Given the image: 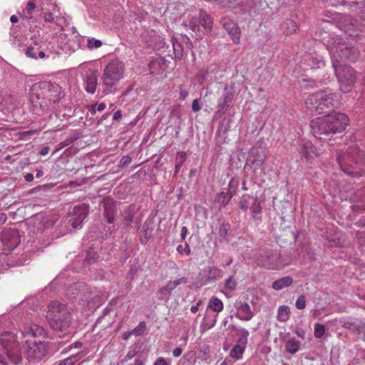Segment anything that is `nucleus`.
<instances>
[{
	"instance_id": "1",
	"label": "nucleus",
	"mask_w": 365,
	"mask_h": 365,
	"mask_svg": "<svg viewBox=\"0 0 365 365\" xmlns=\"http://www.w3.org/2000/svg\"><path fill=\"white\" fill-rule=\"evenodd\" d=\"M21 334L26 357L29 361H41L48 354V343L33 340L31 338L46 337L45 329L37 324L26 325L21 328Z\"/></svg>"
},
{
	"instance_id": "2",
	"label": "nucleus",
	"mask_w": 365,
	"mask_h": 365,
	"mask_svg": "<svg viewBox=\"0 0 365 365\" xmlns=\"http://www.w3.org/2000/svg\"><path fill=\"white\" fill-rule=\"evenodd\" d=\"M64 96L62 88L56 83L41 81L34 84L31 89L30 100L36 110H51Z\"/></svg>"
},
{
	"instance_id": "3",
	"label": "nucleus",
	"mask_w": 365,
	"mask_h": 365,
	"mask_svg": "<svg viewBox=\"0 0 365 365\" xmlns=\"http://www.w3.org/2000/svg\"><path fill=\"white\" fill-rule=\"evenodd\" d=\"M349 118L341 113L334 115L318 117L310 123L314 136L322 140H331L334 135L341 134L348 125Z\"/></svg>"
},
{
	"instance_id": "4",
	"label": "nucleus",
	"mask_w": 365,
	"mask_h": 365,
	"mask_svg": "<svg viewBox=\"0 0 365 365\" xmlns=\"http://www.w3.org/2000/svg\"><path fill=\"white\" fill-rule=\"evenodd\" d=\"M46 319L58 337L71 333L72 314L64 304L58 301L51 302L48 307Z\"/></svg>"
},
{
	"instance_id": "5",
	"label": "nucleus",
	"mask_w": 365,
	"mask_h": 365,
	"mask_svg": "<svg viewBox=\"0 0 365 365\" xmlns=\"http://www.w3.org/2000/svg\"><path fill=\"white\" fill-rule=\"evenodd\" d=\"M340 97L336 93L319 91L309 95L305 101V105L307 109L317 114L327 113L340 106Z\"/></svg>"
},
{
	"instance_id": "6",
	"label": "nucleus",
	"mask_w": 365,
	"mask_h": 365,
	"mask_svg": "<svg viewBox=\"0 0 365 365\" xmlns=\"http://www.w3.org/2000/svg\"><path fill=\"white\" fill-rule=\"evenodd\" d=\"M341 48H334L332 49L333 53V68L334 69L335 75L338 79L340 85V89L344 93H347L351 91L356 83V75L354 69L346 64L339 63L338 58L339 56V51H341ZM346 48V47H344Z\"/></svg>"
},
{
	"instance_id": "7",
	"label": "nucleus",
	"mask_w": 365,
	"mask_h": 365,
	"mask_svg": "<svg viewBox=\"0 0 365 365\" xmlns=\"http://www.w3.org/2000/svg\"><path fill=\"white\" fill-rule=\"evenodd\" d=\"M339 46L346 47V48H341V51H339V56L338 58V62L339 63H342L343 61L346 60H349L351 61H356L359 55V52L358 48L344 40L341 37H335L332 38L328 43V50L331 55V64L333 65V53L332 49L334 48H338Z\"/></svg>"
},
{
	"instance_id": "8",
	"label": "nucleus",
	"mask_w": 365,
	"mask_h": 365,
	"mask_svg": "<svg viewBox=\"0 0 365 365\" xmlns=\"http://www.w3.org/2000/svg\"><path fill=\"white\" fill-rule=\"evenodd\" d=\"M124 63L119 59H113L103 69L102 82L106 87L115 86L124 77Z\"/></svg>"
},
{
	"instance_id": "9",
	"label": "nucleus",
	"mask_w": 365,
	"mask_h": 365,
	"mask_svg": "<svg viewBox=\"0 0 365 365\" xmlns=\"http://www.w3.org/2000/svg\"><path fill=\"white\" fill-rule=\"evenodd\" d=\"M0 344L8 359L14 364L21 360L20 345L16 336L11 332H4L0 336Z\"/></svg>"
},
{
	"instance_id": "10",
	"label": "nucleus",
	"mask_w": 365,
	"mask_h": 365,
	"mask_svg": "<svg viewBox=\"0 0 365 365\" xmlns=\"http://www.w3.org/2000/svg\"><path fill=\"white\" fill-rule=\"evenodd\" d=\"M262 267L268 269H280L289 264L288 259L283 258L281 255L273 250L263 251L257 258Z\"/></svg>"
},
{
	"instance_id": "11",
	"label": "nucleus",
	"mask_w": 365,
	"mask_h": 365,
	"mask_svg": "<svg viewBox=\"0 0 365 365\" xmlns=\"http://www.w3.org/2000/svg\"><path fill=\"white\" fill-rule=\"evenodd\" d=\"M363 153L361 151H357V159H354L349 153H344L339 155L337 160L341 170L349 175L357 174V171L351 169L356 168L357 165H361L364 163Z\"/></svg>"
},
{
	"instance_id": "12",
	"label": "nucleus",
	"mask_w": 365,
	"mask_h": 365,
	"mask_svg": "<svg viewBox=\"0 0 365 365\" xmlns=\"http://www.w3.org/2000/svg\"><path fill=\"white\" fill-rule=\"evenodd\" d=\"M222 271L215 267H205L200 270L195 280L197 286L202 287L222 277Z\"/></svg>"
},
{
	"instance_id": "13",
	"label": "nucleus",
	"mask_w": 365,
	"mask_h": 365,
	"mask_svg": "<svg viewBox=\"0 0 365 365\" xmlns=\"http://www.w3.org/2000/svg\"><path fill=\"white\" fill-rule=\"evenodd\" d=\"M337 26L351 37H356L359 35V28L356 24V21L349 16H341L337 21Z\"/></svg>"
},
{
	"instance_id": "14",
	"label": "nucleus",
	"mask_w": 365,
	"mask_h": 365,
	"mask_svg": "<svg viewBox=\"0 0 365 365\" xmlns=\"http://www.w3.org/2000/svg\"><path fill=\"white\" fill-rule=\"evenodd\" d=\"M339 323L343 327L352 330L358 335L361 334H365V324L360 320L349 317H344L339 319Z\"/></svg>"
},
{
	"instance_id": "15",
	"label": "nucleus",
	"mask_w": 365,
	"mask_h": 365,
	"mask_svg": "<svg viewBox=\"0 0 365 365\" xmlns=\"http://www.w3.org/2000/svg\"><path fill=\"white\" fill-rule=\"evenodd\" d=\"M1 240L9 249L14 250L20 243V236L17 231L13 229L3 230L1 235Z\"/></svg>"
},
{
	"instance_id": "16",
	"label": "nucleus",
	"mask_w": 365,
	"mask_h": 365,
	"mask_svg": "<svg viewBox=\"0 0 365 365\" xmlns=\"http://www.w3.org/2000/svg\"><path fill=\"white\" fill-rule=\"evenodd\" d=\"M88 215V207L85 205L76 206L73 208V216L69 219V222L73 229L81 227L83 221Z\"/></svg>"
},
{
	"instance_id": "17",
	"label": "nucleus",
	"mask_w": 365,
	"mask_h": 365,
	"mask_svg": "<svg viewBox=\"0 0 365 365\" xmlns=\"http://www.w3.org/2000/svg\"><path fill=\"white\" fill-rule=\"evenodd\" d=\"M221 22L222 26L230 35L234 43H239L240 41L241 32L239 26L232 20L224 17L222 19Z\"/></svg>"
},
{
	"instance_id": "18",
	"label": "nucleus",
	"mask_w": 365,
	"mask_h": 365,
	"mask_svg": "<svg viewBox=\"0 0 365 365\" xmlns=\"http://www.w3.org/2000/svg\"><path fill=\"white\" fill-rule=\"evenodd\" d=\"M236 317L242 321H250L254 317V312L247 302L240 300L236 305Z\"/></svg>"
},
{
	"instance_id": "19",
	"label": "nucleus",
	"mask_w": 365,
	"mask_h": 365,
	"mask_svg": "<svg viewBox=\"0 0 365 365\" xmlns=\"http://www.w3.org/2000/svg\"><path fill=\"white\" fill-rule=\"evenodd\" d=\"M235 93L228 91L227 86L224 88V93L219 98L217 103L218 113H225L232 104Z\"/></svg>"
},
{
	"instance_id": "20",
	"label": "nucleus",
	"mask_w": 365,
	"mask_h": 365,
	"mask_svg": "<svg viewBox=\"0 0 365 365\" xmlns=\"http://www.w3.org/2000/svg\"><path fill=\"white\" fill-rule=\"evenodd\" d=\"M98 86V73L96 71H89L84 80L86 91L91 94L96 92Z\"/></svg>"
},
{
	"instance_id": "21",
	"label": "nucleus",
	"mask_w": 365,
	"mask_h": 365,
	"mask_svg": "<svg viewBox=\"0 0 365 365\" xmlns=\"http://www.w3.org/2000/svg\"><path fill=\"white\" fill-rule=\"evenodd\" d=\"M355 204L352 206L354 210H365V188L358 191L354 197Z\"/></svg>"
},
{
	"instance_id": "22",
	"label": "nucleus",
	"mask_w": 365,
	"mask_h": 365,
	"mask_svg": "<svg viewBox=\"0 0 365 365\" xmlns=\"http://www.w3.org/2000/svg\"><path fill=\"white\" fill-rule=\"evenodd\" d=\"M217 315H210L206 314L200 324V331L202 333L205 332L206 331L209 330L210 329L212 328L217 322Z\"/></svg>"
},
{
	"instance_id": "23",
	"label": "nucleus",
	"mask_w": 365,
	"mask_h": 365,
	"mask_svg": "<svg viewBox=\"0 0 365 365\" xmlns=\"http://www.w3.org/2000/svg\"><path fill=\"white\" fill-rule=\"evenodd\" d=\"M314 149V147L313 144L311 142L307 141L300 145L299 153L304 158H305L306 161H309L312 158Z\"/></svg>"
},
{
	"instance_id": "24",
	"label": "nucleus",
	"mask_w": 365,
	"mask_h": 365,
	"mask_svg": "<svg viewBox=\"0 0 365 365\" xmlns=\"http://www.w3.org/2000/svg\"><path fill=\"white\" fill-rule=\"evenodd\" d=\"M262 207L261 200L258 197H255L253 203L250 207V213L254 220H261Z\"/></svg>"
},
{
	"instance_id": "25",
	"label": "nucleus",
	"mask_w": 365,
	"mask_h": 365,
	"mask_svg": "<svg viewBox=\"0 0 365 365\" xmlns=\"http://www.w3.org/2000/svg\"><path fill=\"white\" fill-rule=\"evenodd\" d=\"M199 17L200 19V25L206 31H210L212 26V19L210 16L205 10L200 9Z\"/></svg>"
},
{
	"instance_id": "26",
	"label": "nucleus",
	"mask_w": 365,
	"mask_h": 365,
	"mask_svg": "<svg viewBox=\"0 0 365 365\" xmlns=\"http://www.w3.org/2000/svg\"><path fill=\"white\" fill-rule=\"evenodd\" d=\"M293 282L291 277L287 276L277 279L272 282V287L275 290H281L283 288L289 287Z\"/></svg>"
},
{
	"instance_id": "27",
	"label": "nucleus",
	"mask_w": 365,
	"mask_h": 365,
	"mask_svg": "<svg viewBox=\"0 0 365 365\" xmlns=\"http://www.w3.org/2000/svg\"><path fill=\"white\" fill-rule=\"evenodd\" d=\"M207 308L215 312L220 313L223 310L224 304L221 299L216 297H212L208 302Z\"/></svg>"
},
{
	"instance_id": "28",
	"label": "nucleus",
	"mask_w": 365,
	"mask_h": 365,
	"mask_svg": "<svg viewBox=\"0 0 365 365\" xmlns=\"http://www.w3.org/2000/svg\"><path fill=\"white\" fill-rule=\"evenodd\" d=\"M252 155L254 156L252 161V165L255 168H262L265 160V155L263 153H259V150L255 148L252 150Z\"/></svg>"
},
{
	"instance_id": "29",
	"label": "nucleus",
	"mask_w": 365,
	"mask_h": 365,
	"mask_svg": "<svg viewBox=\"0 0 365 365\" xmlns=\"http://www.w3.org/2000/svg\"><path fill=\"white\" fill-rule=\"evenodd\" d=\"M115 209L113 205L104 202V216L108 223H113L115 220Z\"/></svg>"
},
{
	"instance_id": "30",
	"label": "nucleus",
	"mask_w": 365,
	"mask_h": 365,
	"mask_svg": "<svg viewBox=\"0 0 365 365\" xmlns=\"http://www.w3.org/2000/svg\"><path fill=\"white\" fill-rule=\"evenodd\" d=\"M300 342L295 338L289 339L285 344V350L287 352L294 354L299 349Z\"/></svg>"
},
{
	"instance_id": "31",
	"label": "nucleus",
	"mask_w": 365,
	"mask_h": 365,
	"mask_svg": "<svg viewBox=\"0 0 365 365\" xmlns=\"http://www.w3.org/2000/svg\"><path fill=\"white\" fill-rule=\"evenodd\" d=\"M290 309L288 306H280L278 308L277 319L281 322H286L289 319Z\"/></svg>"
},
{
	"instance_id": "32",
	"label": "nucleus",
	"mask_w": 365,
	"mask_h": 365,
	"mask_svg": "<svg viewBox=\"0 0 365 365\" xmlns=\"http://www.w3.org/2000/svg\"><path fill=\"white\" fill-rule=\"evenodd\" d=\"M83 354L82 352H78L76 354L71 355L64 360L60 361L58 365H74L78 361H80L83 357Z\"/></svg>"
},
{
	"instance_id": "33",
	"label": "nucleus",
	"mask_w": 365,
	"mask_h": 365,
	"mask_svg": "<svg viewBox=\"0 0 365 365\" xmlns=\"http://www.w3.org/2000/svg\"><path fill=\"white\" fill-rule=\"evenodd\" d=\"M245 350V346L240 344H235L230 350V356L235 360H238L242 358Z\"/></svg>"
},
{
	"instance_id": "34",
	"label": "nucleus",
	"mask_w": 365,
	"mask_h": 365,
	"mask_svg": "<svg viewBox=\"0 0 365 365\" xmlns=\"http://www.w3.org/2000/svg\"><path fill=\"white\" fill-rule=\"evenodd\" d=\"M200 19L198 16H193L190 21L189 28L193 32H195L198 36H201L200 34Z\"/></svg>"
},
{
	"instance_id": "35",
	"label": "nucleus",
	"mask_w": 365,
	"mask_h": 365,
	"mask_svg": "<svg viewBox=\"0 0 365 365\" xmlns=\"http://www.w3.org/2000/svg\"><path fill=\"white\" fill-rule=\"evenodd\" d=\"M282 27L284 31L287 34H291L294 33L297 29L296 23L292 19H286L282 24Z\"/></svg>"
},
{
	"instance_id": "36",
	"label": "nucleus",
	"mask_w": 365,
	"mask_h": 365,
	"mask_svg": "<svg viewBox=\"0 0 365 365\" xmlns=\"http://www.w3.org/2000/svg\"><path fill=\"white\" fill-rule=\"evenodd\" d=\"M227 195L228 193L227 192L222 191L219 192L216 196L215 202L220 204V206H225L232 197V195L231 194L229 198L227 199Z\"/></svg>"
},
{
	"instance_id": "37",
	"label": "nucleus",
	"mask_w": 365,
	"mask_h": 365,
	"mask_svg": "<svg viewBox=\"0 0 365 365\" xmlns=\"http://www.w3.org/2000/svg\"><path fill=\"white\" fill-rule=\"evenodd\" d=\"M175 57L181 59L183 56V48L182 45L175 39L172 40Z\"/></svg>"
},
{
	"instance_id": "38",
	"label": "nucleus",
	"mask_w": 365,
	"mask_h": 365,
	"mask_svg": "<svg viewBox=\"0 0 365 365\" xmlns=\"http://www.w3.org/2000/svg\"><path fill=\"white\" fill-rule=\"evenodd\" d=\"M324 333H325L324 325L319 324V323H316L314 324V336L317 339H321L324 335Z\"/></svg>"
},
{
	"instance_id": "39",
	"label": "nucleus",
	"mask_w": 365,
	"mask_h": 365,
	"mask_svg": "<svg viewBox=\"0 0 365 365\" xmlns=\"http://www.w3.org/2000/svg\"><path fill=\"white\" fill-rule=\"evenodd\" d=\"M101 41L94 38H90L87 40V47L90 50L96 49L102 46Z\"/></svg>"
},
{
	"instance_id": "40",
	"label": "nucleus",
	"mask_w": 365,
	"mask_h": 365,
	"mask_svg": "<svg viewBox=\"0 0 365 365\" xmlns=\"http://www.w3.org/2000/svg\"><path fill=\"white\" fill-rule=\"evenodd\" d=\"M186 159L185 153L180 152L177 154V163L175 164V172L178 173Z\"/></svg>"
},
{
	"instance_id": "41",
	"label": "nucleus",
	"mask_w": 365,
	"mask_h": 365,
	"mask_svg": "<svg viewBox=\"0 0 365 365\" xmlns=\"http://www.w3.org/2000/svg\"><path fill=\"white\" fill-rule=\"evenodd\" d=\"M38 47H34V46H29L28 47L26 54L27 56L37 59V53H38Z\"/></svg>"
},
{
	"instance_id": "42",
	"label": "nucleus",
	"mask_w": 365,
	"mask_h": 365,
	"mask_svg": "<svg viewBox=\"0 0 365 365\" xmlns=\"http://www.w3.org/2000/svg\"><path fill=\"white\" fill-rule=\"evenodd\" d=\"M225 286L230 291H233L236 289L237 282L235 279H233V277H230L226 280Z\"/></svg>"
},
{
	"instance_id": "43",
	"label": "nucleus",
	"mask_w": 365,
	"mask_h": 365,
	"mask_svg": "<svg viewBox=\"0 0 365 365\" xmlns=\"http://www.w3.org/2000/svg\"><path fill=\"white\" fill-rule=\"evenodd\" d=\"M145 329V323L143 322H140L138 326L137 327H135V329H133V331H131V333L133 335L139 336L143 332Z\"/></svg>"
},
{
	"instance_id": "44",
	"label": "nucleus",
	"mask_w": 365,
	"mask_h": 365,
	"mask_svg": "<svg viewBox=\"0 0 365 365\" xmlns=\"http://www.w3.org/2000/svg\"><path fill=\"white\" fill-rule=\"evenodd\" d=\"M295 306L298 309H303L305 308L306 299L304 295H301L297 298L295 302Z\"/></svg>"
},
{
	"instance_id": "45",
	"label": "nucleus",
	"mask_w": 365,
	"mask_h": 365,
	"mask_svg": "<svg viewBox=\"0 0 365 365\" xmlns=\"http://www.w3.org/2000/svg\"><path fill=\"white\" fill-rule=\"evenodd\" d=\"M106 108V104L104 103H101L98 105H92L90 106L89 110L94 114L96 112V110L101 112Z\"/></svg>"
},
{
	"instance_id": "46",
	"label": "nucleus",
	"mask_w": 365,
	"mask_h": 365,
	"mask_svg": "<svg viewBox=\"0 0 365 365\" xmlns=\"http://www.w3.org/2000/svg\"><path fill=\"white\" fill-rule=\"evenodd\" d=\"M187 282V279L185 277H181L178 280H175L173 282H170V289H175L179 284H186Z\"/></svg>"
},
{
	"instance_id": "47",
	"label": "nucleus",
	"mask_w": 365,
	"mask_h": 365,
	"mask_svg": "<svg viewBox=\"0 0 365 365\" xmlns=\"http://www.w3.org/2000/svg\"><path fill=\"white\" fill-rule=\"evenodd\" d=\"M36 4L33 1H29L26 4V11L28 14L29 15V18L31 19L33 17V12L36 9Z\"/></svg>"
},
{
	"instance_id": "48",
	"label": "nucleus",
	"mask_w": 365,
	"mask_h": 365,
	"mask_svg": "<svg viewBox=\"0 0 365 365\" xmlns=\"http://www.w3.org/2000/svg\"><path fill=\"white\" fill-rule=\"evenodd\" d=\"M230 230L229 224H222L219 230V234L220 237H225L227 235V232Z\"/></svg>"
},
{
	"instance_id": "49",
	"label": "nucleus",
	"mask_w": 365,
	"mask_h": 365,
	"mask_svg": "<svg viewBox=\"0 0 365 365\" xmlns=\"http://www.w3.org/2000/svg\"><path fill=\"white\" fill-rule=\"evenodd\" d=\"M131 158L128 155H124L122 157L120 161V166L125 167L131 163Z\"/></svg>"
},
{
	"instance_id": "50",
	"label": "nucleus",
	"mask_w": 365,
	"mask_h": 365,
	"mask_svg": "<svg viewBox=\"0 0 365 365\" xmlns=\"http://www.w3.org/2000/svg\"><path fill=\"white\" fill-rule=\"evenodd\" d=\"M177 250L180 253L185 252L187 255H189L191 253L190 246L187 243L185 244V246L184 248L181 245H179L177 248Z\"/></svg>"
},
{
	"instance_id": "51",
	"label": "nucleus",
	"mask_w": 365,
	"mask_h": 365,
	"mask_svg": "<svg viewBox=\"0 0 365 365\" xmlns=\"http://www.w3.org/2000/svg\"><path fill=\"white\" fill-rule=\"evenodd\" d=\"M238 206L239 207L246 212L247 210V208H248V201L247 200H241L239 202H238Z\"/></svg>"
},
{
	"instance_id": "52",
	"label": "nucleus",
	"mask_w": 365,
	"mask_h": 365,
	"mask_svg": "<svg viewBox=\"0 0 365 365\" xmlns=\"http://www.w3.org/2000/svg\"><path fill=\"white\" fill-rule=\"evenodd\" d=\"M200 106L198 99H195L192 103V109L194 112H197L200 110Z\"/></svg>"
},
{
	"instance_id": "53",
	"label": "nucleus",
	"mask_w": 365,
	"mask_h": 365,
	"mask_svg": "<svg viewBox=\"0 0 365 365\" xmlns=\"http://www.w3.org/2000/svg\"><path fill=\"white\" fill-rule=\"evenodd\" d=\"M53 15L51 12H45L43 15V19L47 22H52L53 21Z\"/></svg>"
},
{
	"instance_id": "54",
	"label": "nucleus",
	"mask_w": 365,
	"mask_h": 365,
	"mask_svg": "<svg viewBox=\"0 0 365 365\" xmlns=\"http://www.w3.org/2000/svg\"><path fill=\"white\" fill-rule=\"evenodd\" d=\"M180 98L182 100H185L188 96V92L186 90L183 89L182 85L180 86Z\"/></svg>"
},
{
	"instance_id": "55",
	"label": "nucleus",
	"mask_w": 365,
	"mask_h": 365,
	"mask_svg": "<svg viewBox=\"0 0 365 365\" xmlns=\"http://www.w3.org/2000/svg\"><path fill=\"white\" fill-rule=\"evenodd\" d=\"M173 289H170V282H169L166 286H164L160 289V292L163 294H165L169 293Z\"/></svg>"
},
{
	"instance_id": "56",
	"label": "nucleus",
	"mask_w": 365,
	"mask_h": 365,
	"mask_svg": "<svg viewBox=\"0 0 365 365\" xmlns=\"http://www.w3.org/2000/svg\"><path fill=\"white\" fill-rule=\"evenodd\" d=\"M154 365H170L163 357H159Z\"/></svg>"
},
{
	"instance_id": "57",
	"label": "nucleus",
	"mask_w": 365,
	"mask_h": 365,
	"mask_svg": "<svg viewBox=\"0 0 365 365\" xmlns=\"http://www.w3.org/2000/svg\"><path fill=\"white\" fill-rule=\"evenodd\" d=\"M182 350L180 347H177V348L174 349L173 351V355L175 357H179L182 354Z\"/></svg>"
},
{
	"instance_id": "58",
	"label": "nucleus",
	"mask_w": 365,
	"mask_h": 365,
	"mask_svg": "<svg viewBox=\"0 0 365 365\" xmlns=\"http://www.w3.org/2000/svg\"><path fill=\"white\" fill-rule=\"evenodd\" d=\"M143 235H144L145 240V242H143L142 240L141 242H142V243H145L151 235V230H144Z\"/></svg>"
},
{
	"instance_id": "59",
	"label": "nucleus",
	"mask_w": 365,
	"mask_h": 365,
	"mask_svg": "<svg viewBox=\"0 0 365 365\" xmlns=\"http://www.w3.org/2000/svg\"><path fill=\"white\" fill-rule=\"evenodd\" d=\"M188 232V230L186 227H182L181 228V238L185 240Z\"/></svg>"
},
{
	"instance_id": "60",
	"label": "nucleus",
	"mask_w": 365,
	"mask_h": 365,
	"mask_svg": "<svg viewBox=\"0 0 365 365\" xmlns=\"http://www.w3.org/2000/svg\"><path fill=\"white\" fill-rule=\"evenodd\" d=\"M7 220V216L5 213H0V226L4 225Z\"/></svg>"
},
{
	"instance_id": "61",
	"label": "nucleus",
	"mask_w": 365,
	"mask_h": 365,
	"mask_svg": "<svg viewBox=\"0 0 365 365\" xmlns=\"http://www.w3.org/2000/svg\"><path fill=\"white\" fill-rule=\"evenodd\" d=\"M83 346V344L81 341H76L71 345V348L73 349H80Z\"/></svg>"
},
{
	"instance_id": "62",
	"label": "nucleus",
	"mask_w": 365,
	"mask_h": 365,
	"mask_svg": "<svg viewBox=\"0 0 365 365\" xmlns=\"http://www.w3.org/2000/svg\"><path fill=\"white\" fill-rule=\"evenodd\" d=\"M334 2H332L331 5L334 6H336L339 4L344 5L346 4L345 0H334Z\"/></svg>"
},
{
	"instance_id": "63",
	"label": "nucleus",
	"mask_w": 365,
	"mask_h": 365,
	"mask_svg": "<svg viewBox=\"0 0 365 365\" xmlns=\"http://www.w3.org/2000/svg\"><path fill=\"white\" fill-rule=\"evenodd\" d=\"M24 179L26 182H31L34 180V175L32 173H27L24 176Z\"/></svg>"
},
{
	"instance_id": "64",
	"label": "nucleus",
	"mask_w": 365,
	"mask_h": 365,
	"mask_svg": "<svg viewBox=\"0 0 365 365\" xmlns=\"http://www.w3.org/2000/svg\"><path fill=\"white\" fill-rule=\"evenodd\" d=\"M49 152V148L48 147H44L41 149V152H40V154L41 155H46Z\"/></svg>"
}]
</instances>
